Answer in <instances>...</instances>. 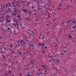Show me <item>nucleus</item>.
<instances>
[{"mask_svg":"<svg viewBox=\"0 0 76 76\" xmlns=\"http://www.w3.org/2000/svg\"><path fill=\"white\" fill-rule=\"evenodd\" d=\"M2 11V12H1V17L0 18V22H1L4 20V17L5 15H4V13L3 12H5V10H1Z\"/></svg>","mask_w":76,"mask_h":76,"instance_id":"obj_1","label":"nucleus"},{"mask_svg":"<svg viewBox=\"0 0 76 76\" xmlns=\"http://www.w3.org/2000/svg\"><path fill=\"white\" fill-rule=\"evenodd\" d=\"M44 9H45V8H46L45 5L43 6V7H37V9H38L39 10H40L41 11V13L42 14V13H43L42 11L44 10Z\"/></svg>","mask_w":76,"mask_h":76,"instance_id":"obj_2","label":"nucleus"},{"mask_svg":"<svg viewBox=\"0 0 76 76\" xmlns=\"http://www.w3.org/2000/svg\"><path fill=\"white\" fill-rule=\"evenodd\" d=\"M51 5V2H49L47 4L46 6V7H50Z\"/></svg>","mask_w":76,"mask_h":76,"instance_id":"obj_3","label":"nucleus"},{"mask_svg":"<svg viewBox=\"0 0 76 76\" xmlns=\"http://www.w3.org/2000/svg\"><path fill=\"white\" fill-rule=\"evenodd\" d=\"M13 12H14V13H16L17 12V11H18V10H17V9L16 8H14L13 9Z\"/></svg>","mask_w":76,"mask_h":76,"instance_id":"obj_4","label":"nucleus"},{"mask_svg":"<svg viewBox=\"0 0 76 76\" xmlns=\"http://www.w3.org/2000/svg\"><path fill=\"white\" fill-rule=\"evenodd\" d=\"M17 13H15L14 12H12V13L11 14V15L12 16H16V15Z\"/></svg>","mask_w":76,"mask_h":76,"instance_id":"obj_5","label":"nucleus"},{"mask_svg":"<svg viewBox=\"0 0 76 76\" xmlns=\"http://www.w3.org/2000/svg\"><path fill=\"white\" fill-rule=\"evenodd\" d=\"M11 17V16L10 15H7V19H9V18H10Z\"/></svg>","mask_w":76,"mask_h":76,"instance_id":"obj_6","label":"nucleus"},{"mask_svg":"<svg viewBox=\"0 0 76 76\" xmlns=\"http://www.w3.org/2000/svg\"><path fill=\"white\" fill-rule=\"evenodd\" d=\"M11 19L9 20H6V21H7V23H10L11 22Z\"/></svg>","mask_w":76,"mask_h":76,"instance_id":"obj_7","label":"nucleus"},{"mask_svg":"<svg viewBox=\"0 0 76 76\" xmlns=\"http://www.w3.org/2000/svg\"><path fill=\"white\" fill-rule=\"evenodd\" d=\"M8 13H10L11 12H12V9L9 8L8 11Z\"/></svg>","mask_w":76,"mask_h":76,"instance_id":"obj_8","label":"nucleus"},{"mask_svg":"<svg viewBox=\"0 0 76 76\" xmlns=\"http://www.w3.org/2000/svg\"><path fill=\"white\" fill-rule=\"evenodd\" d=\"M23 44H25V42H24V41L23 40H21V41L20 42V44H23Z\"/></svg>","mask_w":76,"mask_h":76,"instance_id":"obj_9","label":"nucleus"},{"mask_svg":"<svg viewBox=\"0 0 76 76\" xmlns=\"http://www.w3.org/2000/svg\"><path fill=\"white\" fill-rule=\"evenodd\" d=\"M26 66H27V65H26L24 66V69H25V70H28V69Z\"/></svg>","mask_w":76,"mask_h":76,"instance_id":"obj_10","label":"nucleus"},{"mask_svg":"<svg viewBox=\"0 0 76 76\" xmlns=\"http://www.w3.org/2000/svg\"><path fill=\"white\" fill-rule=\"evenodd\" d=\"M40 4H42V3H44V2H43V1L42 0H40Z\"/></svg>","mask_w":76,"mask_h":76,"instance_id":"obj_11","label":"nucleus"},{"mask_svg":"<svg viewBox=\"0 0 76 76\" xmlns=\"http://www.w3.org/2000/svg\"><path fill=\"white\" fill-rule=\"evenodd\" d=\"M56 61L57 63H59V62L60 61H59V59H56Z\"/></svg>","mask_w":76,"mask_h":76,"instance_id":"obj_12","label":"nucleus"},{"mask_svg":"<svg viewBox=\"0 0 76 76\" xmlns=\"http://www.w3.org/2000/svg\"><path fill=\"white\" fill-rule=\"evenodd\" d=\"M73 23L74 24H76V21H72V23Z\"/></svg>","mask_w":76,"mask_h":76,"instance_id":"obj_13","label":"nucleus"},{"mask_svg":"<svg viewBox=\"0 0 76 76\" xmlns=\"http://www.w3.org/2000/svg\"><path fill=\"white\" fill-rule=\"evenodd\" d=\"M45 18L44 17L41 18L42 20H44Z\"/></svg>","mask_w":76,"mask_h":76,"instance_id":"obj_14","label":"nucleus"},{"mask_svg":"<svg viewBox=\"0 0 76 76\" xmlns=\"http://www.w3.org/2000/svg\"><path fill=\"white\" fill-rule=\"evenodd\" d=\"M30 47H34V45H32V44H31L30 45Z\"/></svg>","mask_w":76,"mask_h":76,"instance_id":"obj_15","label":"nucleus"},{"mask_svg":"<svg viewBox=\"0 0 76 76\" xmlns=\"http://www.w3.org/2000/svg\"><path fill=\"white\" fill-rule=\"evenodd\" d=\"M20 74L21 76V75H22V72H20Z\"/></svg>","mask_w":76,"mask_h":76,"instance_id":"obj_16","label":"nucleus"},{"mask_svg":"<svg viewBox=\"0 0 76 76\" xmlns=\"http://www.w3.org/2000/svg\"><path fill=\"white\" fill-rule=\"evenodd\" d=\"M29 73H30V72H29L28 73V76H32V75H30V74H29Z\"/></svg>","mask_w":76,"mask_h":76,"instance_id":"obj_17","label":"nucleus"},{"mask_svg":"<svg viewBox=\"0 0 76 76\" xmlns=\"http://www.w3.org/2000/svg\"><path fill=\"white\" fill-rule=\"evenodd\" d=\"M48 41H50V42H51V40H50V38H49L48 40Z\"/></svg>","mask_w":76,"mask_h":76,"instance_id":"obj_18","label":"nucleus"},{"mask_svg":"<svg viewBox=\"0 0 76 76\" xmlns=\"http://www.w3.org/2000/svg\"><path fill=\"white\" fill-rule=\"evenodd\" d=\"M72 28L73 29H75V28H76V26H73V27H72Z\"/></svg>","mask_w":76,"mask_h":76,"instance_id":"obj_19","label":"nucleus"},{"mask_svg":"<svg viewBox=\"0 0 76 76\" xmlns=\"http://www.w3.org/2000/svg\"><path fill=\"white\" fill-rule=\"evenodd\" d=\"M53 35H54V36H56V34L55 32L53 33Z\"/></svg>","mask_w":76,"mask_h":76,"instance_id":"obj_20","label":"nucleus"},{"mask_svg":"<svg viewBox=\"0 0 76 76\" xmlns=\"http://www.w3.org/2000/svg\"><path fill=\"white\" fill-rule=\"evenodd\" d=\"M34 15H35V16H37V13H34Z\"/></svg>","mask_w":76,"mask_h":76,"instance_id":"obj_21","label":"nucleus"},{"mask_svg":"<svg viewBox=\"0 0 76 76\" xmlns=\"http://www.w3.org/2000/svg\"><path fill=\"white\" fill-rule=\"evenodd\" d=\"M23 11L25 12L26 13H27V12H26V10H23Z\"/></svg>","mask_w":76,"mask_h":76,"instance_id":"obj_22","label":"nucleus"},{"mask_svg":"<svg viewBox=\"0 0 76 76\" xmlns=\"http://www.w3.org/2000/svg\"><path fill=\"white\" fill-rule=\"evenodd\" d=\"M31 32H32V34H31V33H30V34H31V35H32V34H34V33L33 32V31H31Z\"/></svg>","mask_w":76,"mask_h":76,"instance_id":"obj_23","label":"nucleus"},{"mask_svg":"<svg viewBox=\"0 0 76 76\" xmlns=\"http://www.w3.org/2000/svg\"><path fill=\"white\" fill-rule=\"evenodd\" d=\"M62 25H63V24L64 25V23L63 22H61Z\"/></svg>","mask_w":76,"mask_h":76,"instance_id":"obj_24","label":"nucleus"},{"mask_svg":"<svg viewBox=\"0 0 76 76\" xmlns=\"http://www.w3.org/2000/svg\"><path fill=\"white\" fill-rule=\"evenodd\" d=\"M28 4L29 5V4H30V3H31V2H28Z\"/></svg>","mask_w":76,"mask_h":76,"instance_id":"obj_25","label":"nucleus"},{"mask_svg":"<svg viewBox=\"0 0 76 76\" xmlns=\"http://www.w3.org/2000/svg\"><path fill=\"white\" fill-rule=\"evenodd\" d=\"M31 7L32 8V9H34V6H31Z\"/></svg>","mask_w":76,"mask_h":76,"instance_id":"obj_26","label":"nucleus"},{"mask_svg":"<svg viewBox=\"0 0 76 76\" xmlns=\"http://www.w3.org/2000/svg\"><path fill=\"white\" fill-rule=\"evenodd\" d=\"M4 50H5V51H6V48L5 47H4Z\"/></svg>","mask_w":76,"mask_h":76,"instance_id":"obj_27","label":"nucleus"},{"mask_svg":"<svg viewBox=\"0 0 76 76\" xmlns=\"http://www.w3.org/2000/svg\"><path fill=\"white\" fill-rule=\"evenodd\" d=\"M69 38H72V36L70 35H69Z\"/></svg>","mask_w":76,"mask_h":76,"instance_id":"obj_28","label":"nucleus"},{"mask_svg":"<svg viewBox=\"0 0 76 76\" xmlns=\"http://www.w3.org/2000/svg\"><path fill=\"white\" fill-rule=\"evenodd\" d=\"M47 48V46H45V49H46V48Z\"/></svg>","mask_w":76,"mask_h":76,"instance_id":"obj_29","label":"nucleus"},{"mask_svg":"<svg viewBox=\"0 0 76 76\" xmlns=\"http://www.w3.org/2000/svg\"><path fill=\"white\" fill-rule=\"evenodd\" d=\"M16 3H19V1H17Z\"/></svg>","mask_w":76,"mask_h":76,"instance_id":"obj_30","label":"nucleus"},{"mask_svg":"<svg viewBox=\"0 0 76 76\" xmlns=\"http://www.w3.org/2000/svg\"><path fill=\"white\" fill-rule=\"evenodd\" d=\"M37 4H39V1H38L37 3Z\"/></svg>","mask_w":76,"mask_h":76,"instance_id":"obj_31","label":"nucleus"},{"mask_svg":"<svg viewBox=\"0 0 76 76\" xmlns=\"http://www.w3.org/2000/svg\"><path fill=\"white\" fill-rule=\"evenodd\" d=\"M14 63H15L14 62H13L11 64H14Z\"/></svg>","mask_w":76,"mask_h":76,"instance_id":"obj_32","label":"nucleus"},{"mask_svg":"<svg viewBox=\"0 0 76 76\" xmlns=\"http://www.w3.org/2000/svg\"><path fill=\"white\" fill-rule=\"evenodd\" d=\"M10 51H12V49L10 48Z\"/></svg>","mask_w":76,"mask_h":76,"instance_id":"obj_33","label":"nucleus"},{"mask_svg":"<svg viewBox=\"0 0 76 76\" xmlns=\"http://www.w3.org/2000/svg\"><path fill=\"white\" fill-rule=\"evenodd\" d=\"M19 22V21H16V23H18Z\"/></svg>","mask_w":76,"mask_h":76,"instance_id":"obj_34","label":"nucleus"},{"mask_svg":"<svg viewBox=\"0 0 76 76\" xmlns=\"http://www.w3.org/2000/svg\"><path fill=\"white\" fill-rule=\"evenodd\" d=\"M31 12H28L29 15H31Z\"/></svg>","mask_w":76,"mask_h":76,"instance_id":"obj_35","label":"nucleus"},{"mask_svg":"<svg viewBox=\"0 0 76 76\" xmlns=\"http://www.w3.org/2000/svg\"><path fill=\"white\" fill-rule=\"evenodd\" d=\"M18 18H20V15H18L17 16Z\"/></svg>","mask_w":76,"mask_h":76,"instance_id":"obj_36","label":"nucleus"},{"mask_svg":"<svg viewBox=\"0 0 76 76\" xmlns=\"http://www.w3.org/2000/svg\"><path fill=\"white\" fill-rule=\"evenodd\" d=\"M25 38H27V37H26V35L25 37Z\"/></svg>","mask_w":76,"mask_h":76,"instance_id":"obj_37","label":"nucleus"},{"mask_svg":"<svg viewBox=\"0 0 76 76\" xmlns=\"http://www.w3.org/2000/svg\"><path fill=\"white\" fill-rule=\"evenodd\" d=\"M16 20H15V19H14V22H15V21H16Z\"/></svg>","mask_w":76,"mask_h":76,"instance_id":"obj_38","label":"nucleus"},{"mask_svg":"<svg viewBox=\"0 0 76 76\" xmlns=\"http://www.w3.org/2000/svg\"><path fill=\"white\" fill-rule=\"evenodd\" d=\"M8 72H9V73H10V72H11V71H10V70H9V71Z\"/></svg>","mask_w":76,"mask_h":76,"instance_id":"obj_39","label":"nucleus"},{"mask_svg":"<svg viewBox=\"0 0 76 76\" xmlns=\"http://www.w3.org/2000/svg\"><path fill=\"white\" fill-rule=\"evenodd\" d=\"M13 6L14 7H16V6H15V5H13Z\"/></svg>","mask_w":76,"mask_h":76,"instance_id":"obj_40","label":"nucleus"},{"mask_svg":"<svg viewBox=\"0 0 76 76\" xmlns=\"http://www.w3.org/2000/svg\"><path fill=\"white\" fill-rule=\"evenodd\" d=\"M7 29L8 30H10V28H7Z\"/></svg>","mask_w":76,"mask_h":76,"instance_id":"obj_41","label":"nucleus"},{"mask_svg":"<svg viewBox=\"0 0 76 76\" xmlns=\"http://www.w3.org/2000/svg\"><path fill=\"white\" fill-rule=\"evenodd\" d=\"M26 53H27V54H28V51H26Z\"/></svg>","mask_w":76,"mask_h":76,"instance_id":"obj_42","label":"nucleus"},{"mask_svg":"<svg viewBox=\"0 0 76 76\" xmlns=\"http://www.w3.org/2000/svg\"><path fill=\"white\" fill-rule=\"evenodd\" d=\"M42 67H45V66H44V65H42Z\"/></svg>","mask_w":76,"mask_h":76,"instance_id":"obj_43","label":"nucleus"},{"mask_svg":"<svg viewBox=\"0 0 76 76\" xmlns=\"http://www.w3.org/2000/svg\"><path fill=\"white\" fill-rule=\"evenodd\" d=\"M26 19L27 20H29V18H26Z\"/></svg>","mask_w":76,"mask_h":76,"instance_id":"obj_44","label":"nucleus"},{"mask_svg":"<svg viewBox=\"0 0 76 76\" xmlns=\"http://www.w3.org/2000/svg\"><path fill=\"white\" fill-rule=\"evenodd\" d=\"M9 4L10 5V7H11V5H10V4L9 3Z\"/></svg>","mask_w":76,"mask_h":76,"instance_id":"obj_45","label":"nucleus"},{"mask_svg":"<svg viewBox=\"0 0 76 76\" xmlns=\"http://www.w3.org/2000/svg\"><path fill=\"white\" fill-rule=\"evenodd\" d=\"M10 47H13V46L11 45Z\"/></svg>","mask_w":76,"mask_h":76,"instance_id":"obj_46","label":"nucleus"},{"mask_svg":"<svg viewBox=\"0 0 76 76\" xmlns=\"http://www.w3.org/2000/svg\"><path fill=\"white\" fill-rule=\"evenodd\" d=\"M56 19H56V18L55 19H54V20H53V21L54 22L55 21V20H56Z\"/></svg>","mask_w":76,"mask_h":76,"instance_id":"obj_47","label":"nucleus"},{"mask_svg":"<svg viewBox=\"0 0 76 76\" xmlns=\"http://www.w3.org/2000/svg\"><path fill=\"white\" fill-rule=\"evenodd\" d=\"M2 57H5V56H4V55H2Z\"/></svg>","mask_w":76,"mask_h":76,"instance_id":"obj_48","label":"nucleus"},{"mask_svg":"<svg viewBox=\"0 0 76 76\" xmlns=\"http://www.w3.org/2000/svg\"><path fill=\"white\" fill-rule=\"evenodd\" d=\"M21 6H18V7H19V8H20V7H21Z\"/></svg>","mask_w":76,"mask_h":76,"instance_id":"obj_49","label":"nucleus"},{"mask_svg":"<svg viewBox=\"0 0 76 76\" xmlns=\"http://www.w3.org/2000/svg\"><path fill=\"white\" fill-rule=\"evenodd\" d=\"M65 55V54H61V55H62V56H63V55Z\"/></svg>","mask_w":76,"mask_h":76,"instance_id":"obj_50","label":"nucleus"},{"mask_svg":"<svg viewBox=\"0 0 76 76\" xmlns=\"http://www.w3.org/2000/svg\"><path fill=\"white\" fill-rule=\"evenodd\" d=\"M41 44H42V45H44V44L43 43Z\"/></svg>","mask_w":76,"mask_h":76,"instance_id":"obj_51","label":"nucleus"},{"mask_svg":"<svg viewBox=\"0 0 76 76\" xmlns=\"http://www.w3.org/2000/svg\"><path fill=\"white\" fill-rule=\"evenodd\" d=\"M38 4V6H40V4Z\"/></svg>","mask_w":76,"mask_h":76,"instance_id":"obj_52","label":"nucleus"},{"mask_svg":"<svg viewBox=\"0 0 76 76\" xmlns=\"http://www.w3.org/2000/svg\"><path fill=\"white\" fill-rule=\"evenodd\" d=\"M18 70H19V71L20 70V69H19V68H18Z\"/></svg>","mask_w":76,"mask_h":76,"instance_id":"obj_53","label":"nucleus"},{"mask_svg":"<svg viewBox=\"0 0 76 76\" xmlns=\"http://www.w3.org/2000/svg\"><path fill=\"white\" fill-rule=\"evenodd\" d=\"M56 66H57V64H58L57 63H56Z\"/></svg>","mask_w":76,"mask_h":76,"instance_id":"obj_54","label":"nucleus"},{"mask_svg":"<svg viewBox=\"0 0 76 76\" xmlns=\"http://www.w3.org/2000/svg\"><path fill=\"white\" fill-rule=\"evenodd\" d=\"M59 32H61V29H60L59 30Z\"/></svg>","mask_w":76,"mask_h":76,"instance_id":"obj_55","label":"nucleus"},{"mask_svg":"<svg viewBox=\"0 0 76 76\" xmlns=\"http://www.w3.org/2000/svg\"><path fill=\"white\" fill-rule=\"evenodd\" d=\"M64 48H66V47H64Z\"/></svg>","mask_w":76,"mask_h":76,"instance_id":"obj_56","label":"nucleus"},{"mask_svg":"<svg viewBox=\"0 0 76 76\" xmlns=\"http://www.w3.org/2000/svg\"><path fill=\"white\" fill-rule=\"evenodd\" d=\"M16 5L17 6V7H18V4H16Z\"/></svg>","mask_w":76,"mask_h":76,"instance_id":"obj_57","label":"nucleus"},{"mask_svg":"<svg viewBox=\"0 0 76 76\" xmlns=\"http://www.w3.org/2000/svg\"><path fill=\"white\" fill-rule=\"evenodd\" d=\"M30 25H32V23H31V24H30Z\"/></svg>","mask_w":76,"mask_h":76,"instance_id":"obj_58","label":"nucleus"},{"mask_svg":"<svg viewBox=\"0 0 76 76\" xmlns=\"http://www.w3.org/2000/svg\"><path fill=\"white\" fill-rule=\"evenodd\" d=\"M14 32H16V31H15V30H14V31H13Z\"/></svg>","mask_w":76,"mask_h":76,"instance_id":"obj_59","label":"nucleus"},{"mask_svg":"<svg viewBox=\"0 0 76 76\" xmlns=\"http://www.w3.org/2000/svg\"><path fill=\"white\" fill-rule=\"evenodd\" d=\"M55 75L56 76H57V74H55Z\"/></svg>","mask_w":76,"mask_h":76,"instance_id":"obj_60","label":"nucleus"},{"mask_svg":"<svg viewBox=\"0 0 76 76\" xmlns=\"http://www.w3.org/2000/svg\"><path fill=\"white\" fill-rule=\"evenodd\" d=\"M66 23H69V21H67V22H66Z\"/></svg>","mask_w":76,"mask_h":76,"instance_id":"obj_61","label":"nucleus"},{"mask_svg":"<svg viewBox=\"0 0 76 76\" xmlns=\"http://www.w3.org/2000/svg\"><path fill=\"white\" fill-rule=\"evenodd\" d=\"M20 13H21V11H20Z\"/></svg>","mask_w":76,"mask_h":76,"instance_id":"obj_62","label":"nucleus"},{"mask_svg":"<svg viewBox=\"0 0 76 76\" xmlns=\"http://www.w3.org/2000/svg\"><path fill=\"white\" fill-rule=\"evenodd\" d=\"M46 12H48H48H49L47 10L46 11Z\"/></svg>","mask_w":76,"mask_h":76,"instance_id":"obj_63","label":"nucleus"},{"mask_svg":"<svg viewBox=\"0 0 76 76\" xmlns=\"http://www.w3.org/2000/svg\"><path fill=\"white\" fill-rule=\"evenodd\" d=\"M20 10H19L18 11V12H20Z\"/></svg>","mask_w":76,"mask_h":76,"instance_id":"obj_64","label":"nucleus"}]
</instances>
